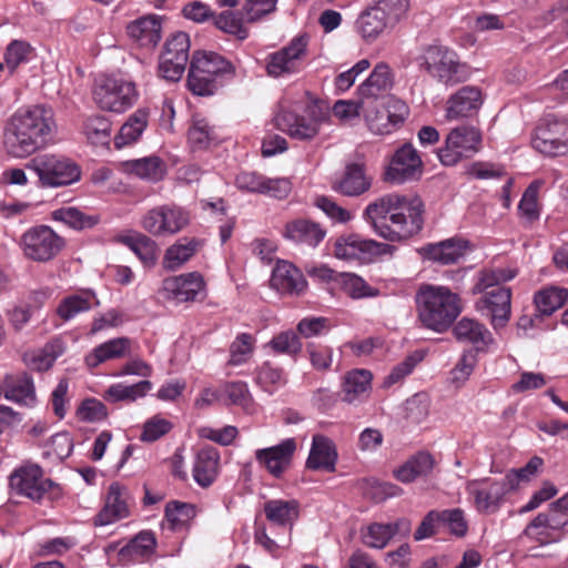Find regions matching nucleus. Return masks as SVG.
I'll list each match as a JSON object with an SVG mask.
<instances>
[{"label":"nucleus","instance_id":"obj_1","mask_svg":"<svg viewBox=\"0 0 568 568\" xmlns=\"http://www.w3.org/2000/svg\"><path fill=\"white\" fill-rule=\"evenodd\" d=\"M57 131L53 111L42 104L17 110L6 122L2 148L13 159H26L53 141Z\"/></svg>","mask_w":568,"mask_h":568},{"label":"nucleus","instance_id":"obj_2","mask_svg":"<svg viewBox=\"0 0 568 568\" xmlns=\"http://www.w3.org/2000/svg\"><path fill=\"white\" fill-rule=\"evenodd\" d=\"M424 204L416 195L389 193L369 203L364 219L374 231L388 241H400L423 227Z\"/></svg>","mask_w":568,"mask_h":568},{"label":"nucleus","instance_id":"obj_3","mask_svg":"<svg viewBox=\"0 0 568 568\" xmlns=\"http://www.w3.org/2000/svg\"><path fill=\"white\" fill-rule=\"evenodd\" d=\"M415 300L419 322L437 333L447 331L462 312L459 296L446 286L424 284Z\"/></svg>","mask_w":568,"mask_h":568},{"label":"nucleus","instance_id":"obj_4","mask_svg":"<svg viewBox=\"0 0 568 568\" xmlns=\"http://www.w3.org/2000/svg\"><path fill=\"white\" fill-rule=\"evenodd\" d=\"M415 62L420 71L445 85H455L468 78L466 65L455 51L440 44H428L419 49Z\"/></svg>","mask_w":568,"mask_h":568},{"label":"nucleus","instance_id":"obj_5","mask_svg":"<svg viewBox=\"0 0 568 568\" xmlns=\"http://www.w3.org/2000/svg\"><path fill=\"white\" fill-rule=\"evenodd\" d=\"M323 120L322 108L314 101H306L281 105L274 116V124L293 139L308 141L318 134Z\"/></svg>","mask_w":568,"mask_h":568},{"label":"nucleus","instance_id":"obj_6","mask_svg":"<svg viewBox=\"0 0 568 568\" xmlns=\"http://www.w3.org/2000/svg\"><path fill=\"white\" fill-rule=\"evenodd\" d=\"M409 0H378L358 16L355 28L366 42L377 40L408 11Z\"/></svg>","mask_w":568,"mask_h":568},{"label":"nucleus","instance_id":"obj_7","mask_svg":"<svg viewBox=\"0 0 568 568\" xmlns=\"http://www.w3.org/2000/svg\"><path fill=\"white\" fill-rule=\"evenodd\" d=\"M67 241L48 225L27 229L18 240L22 256L34 263H49L65 248Z\"/></svg>","mask_w":568,"mask_h":568},{"label":"nucleus","instance_id":"obj_8","mask_svg":"<svg viewBox=\"0 0 568 568\" xmlns=\"http://www.w3.org/2000/svg\"><path fill=\"white\" fill-rule=\"evenodd\" d=\"M92 95L101 110L122 113L136 102L139 93L132 81L105 77L95 83Z\"/></svg>","mask_w":568,"mask_h":568},{"label":"nucleus","instance_id":"obj_9","mask_svg":"<svg viewBox=\"0 0 568 568\" xmlns=\"http://www.w3.org/2000/svg\"><path fill=\"white\" fill-rule=\"evenodd\" d=\"M27 169L33 171L42 186L58 187L69 185L80 179L79 166L61 155L41 154L27 163Z\"/></svg>","mask_w":568,"mask_h":568},{"label":"nucleus","instance_id":"obj_10","mask_svg":"<svg viewBox=\"0 0 568 568\" xmlns=\"http://www.w3.org/2000/svg\"><path fill=\"white\" fill-rule=\"evenodd\" d=\"M54 486L42 467L31 462L22 463L9 476L11 491L33 501H40Z\"/></svg>","mask_w":568,"mask_h":568},{"label":"nucleus","instance_id":"obj_11","mask_svg":"<svg viewBox=\"0 0 568 568\" xmlns=\"http://www.w3.org/2000/svg\"><path fill=\"white\" fill-rule=\"evenodd\" d=\"M190 223V214L183 207L165 204L148 211L142 220V227L153 236H171Z\"/></svg>","mask_w":568,"mask_h":568},{"label":"nucleus","instance_id":"obj_12","mask_svg":"<svg viewBox=\"0 0 568 568\" xmlns=\"http://www.w3.org/2000/svg\"><path fill=\"white\" fill-rule=\"evenodd\" d=\"M308 38L305 34L293 38L287 45L267 58L266 71L272 78L288 77L303 70L307 54Z\"/></svg>","mask_w":568,"mask_h":568},{"label":"nucleus","instance_id":"obj_13","mask_svg":"<svg viewBox=\"0 0 568 568\" xmlns=\"http://www.w3.org/2000/svg\"><path fill=\"white\" fill-rule=\"evenodd\" d=\"M514 489L513 478L494 480L490 478L471 479L466 483V491L473 497V504L481 514L496 513L505 495Z\"/></svg>","mask_w":568,"mask_h":568},{"label":"nucleus","instance_id":"obj_14","mask_svg":"<svg viewBox=\"0 0 568 568\" xmlns=\"http://www.w3.org/2000/svg\"><path fill=\"white\" fill-rule=\"evenodd\" d=\"M480 141V132L475 126L455 128L446 136L445 145L438 150V159L444 165H455L477 152Z\"/></svg>","mask_w":568,"mask_h":568},{"label":"nucleus","instance_id":"obj_15","mask_svg":"<svg viewBox=\"0 0 568 568\" xmlns=\"http://www.w3.org/2000/svg\"><path fill=\"white\" fill-rule=\"evenodd\" d=\"M190 39L184 32H178L169 38L160 57L159 72L162 78L178 81L184 73L189 61Z\"/></svg>","mask_w":568,"mask_h":568},{"label":"nucleus","instance_id":"obj_16","mask_svg":"<svg viewBox=\"0 0 568 568\" xmlns=\"http://www.w3.org/2000/svg\"><path fill=\"white\" fill-rule=\"evenodd\" d=\"M532 146L538 152L557 156L567 152L568 124L552 118H546L536 129Z\"/></svg>","mask_w":568,"mask_h":568},{"label":"nucleus","instance_id":"obj_17","mask_svg":"<svg viewBox=\"0 0 568 568\" xmlns=\"http://www.w3.org/2000/svg\"><path fill=\"white\" fill-rule=\"evenodd\" d=\"M160 293L178 302L202 300L205 297V282L199 272L170 276L162 281Z\"/></svg>","mask_w":568,"mask_h":568},{"label":"nucleus","instance_id":"obj_18","mask_svg":"<svg viewBox=\"0 0 568 568\" xmlns=\"http://www.w3.org/2000/svg\"><path fill=\"white\" fill-rule=\"evenodd\" d=\"M476 310L481 315L490 318L495 329L506 326L511 313V291L507 287H495L486 293L475 303Z\"/></svg>","mask_w":568,"mask_h":568},{"label":"nucleus","instance_id":"obj_19","mask_svg":"<svg viewBox=\"0 0 568 568\" xmlns=\"http://www.w3.org/2000/svg\"><path fill=\"white\" fill-rule=\"evenodd\" d=\"M295 450V439L286 438L275 446L257 449L255 459L273 477L281 478L290 468Z\"/></svg>","mask_w":568,"mask_h":568},{"label":"nucleus","instance_id":"obj_20","mask_svg":"<svg viewBox=\"0 0 568 568\" xmlns=\"http://www.w3.org/2000/svg\"><path fill=\"white\" fill-rule=\"evenodd\" d=\"M422 172V160L413 145L407 143L395 152L386 172V178L390 182L400 184L418 179Z\"/></svg>","mask_w":568,"mask_h":568},{"label":"nucleus","instance_id":"obj_21","mask_svg":"<svg viewBox=\"0 0 568 568\" xmlns=\"http://www.w3.org/2000/svg\"><path fill=\"white\" fill-rule=\"evenodd\" d=\"M483 104V94L477 87L466 85L449 97L446 118L457 120L477 113Z\"/></svg>","mask_w":568,"mask_h":568},{"label":"nucleus","instance_id":"obj_22","mask_svg":"<svg viewBox=\"0 0 568 568\" xmlns=\"http://www.w3.org/2000/svg\"><path fill=\"white\" fill-rule=\"evenodd\" d=\"M270 282L271 286L281 294L300 295L307 287V282L302 272L286 261L276 263Z\"/></svg>","mask_w":568,"mask_h":568},{"label":"nucleus","instance_id":"obj_23","mask_svg":"<svg viewBox=\"0 0 568 568\" xmlns=\"http://www.w3.org/2000/svg\"><path fill=\"white\" fill-rule=\"evenodd\" d=\"M1 387L8 400L24 406H33L37 402L33 378L27 373L6 374Z\"/></svg>","mask_w":568,"mask_h":568},{"label":"nucleus","instance_id":"obj_24","mask_svg":"<svg viewBox=\"0 0 568 568\" xmlns=\"http://www.w3.org/2000/svg\"><path fill=\"white\" fill-rule=\"evenodd\" d=\"M126 32L139 47L153 49L162 38V20L155 14L141 17L128 24Z\"/></svg>","mask_w":568,"mask_h":568},{"label":"nucleus","instance_id":"obj_25","mask_svg":"<svg viewBox=\"0 0 568 568\" xmlns=\"http://www.w3.org/2000/svg\"><path fill=\"white\" fill-rule=\"evenodd\" d=\"M372 181L363 164L348 163L343 174L333 183V190L345 196H359L371 189Z\"/></svg>","mask_w":568,"mask_h":568},{"label":"nucleus","instance_id":"obj_26","mask_svg":"<svg viewBox=\"0 0 568 568\" xmlns=\"http://www.w3.org/2000/svg\"><path fill=\"white\" fill-rule=\"evenodd\" d=\"M338 454L334 442L325 435L315 434L312 439L306 467L312 470L334 471Z\"/></svg>","mask_w":568,"mask_h":568},{"label":"nucleus","instance_id":"obj_27","mask_svg":"<svg viewBox=\"0 0 568 568\" xmlns=\"http://www.w3.org/2000/svg\"><path fill=\"white\" fill-rule=\"evenodd\" d=\"M129 516L126 490L118 483L110 485L104 507L94 518L97 526H106Z\"/></svg>","mask_w":568,"mask_h":568},{"label":"nucleus","instance_id":"obj_28","mask_svg":"<svg viewBox=\"0 0 568 568\" xmlns=\"http://www.w3.org/2000/svg\"><path fill=\"white\" fill-rule=\"evenodd\" d=\"M219 450L212 446H205L196 453L192 474L199 486L206 488L215 481L219 474Z\"/></svg>","mask_w":568,"mask_h":568},{"label":"nucleus","instance_id":"obj_29","mask_svg":"<svg viewBox=\"0 0 568 568\" xmlns=\"http://www.w3.org/2000/svg\"><path fill=\"white\" fill-rule=\"evenodd\" d=\"M457 341L473 345L476 351H484L494 343L491 333L480 322L463 317L453 328Z\"/></svg>","mask_w":568,"mask_h":568},{"label":"nucleus","instance_id":"obj_30","mask_svg":"<svg viewBox=\"0 0 568 568\" xmlns=\"http://www.w3.org/2000/svg\"><path fill=\"white\" fill-rule=\"evenodd\" d=\"M132 341L128 337H116L106 341L92 349L85 356V364L91 367H98L100 364L131 356Z\"/></svg>","mask_w":568,"mask_h":568},{"label":"nucleus","instance_id":"obj_31","mask_svg":"<svg viewBox=\"0 0 568 568\" xmlns=\"http://www.w3.org/2000/svg\"><path fill=\"white\" fill-rule=\"evenodd\" d=\"M410 531V523L406 519H399L394 524L369 525L366 532H363V542L371 548L382 549L396 534L407 535Z\"/></svg>","mask_w":568,"mask_h":568},{"label":"nucleus","instance_id":"obj_32","mask_svg":"<svg viewBox=\"0 0 568 568\" xmlns=\"http://www.w3.org/2000/svg\"><path fill=\"white\" fill-rule=\"evenodd\" d=\"M201 241L192 237H183L170 245L162 260V267L168 272H175L183 267L201 247Z\"/></svg>","mask_w":568,"mask_h":568},{"label":"nucleus","instance_id":"obj_33","mask_svg":"<svg viewBox=\"0 0 568 568\" xmlns=\"http://www.w3.org/2000/svg\"><path fill=\"white\" fill-rule=\"evenodd\" d=\"M392 85L393 80L389 67L385 63H378L368 79L357 88L358 97L367 102H377L379 97L389 90Z\"/></svg>","mask_w":568,"mask_h":568},{"label":"nucleus","instance_id":"obj_34","mask_svg":"<svg viewBox=\"0 0 568 568\" xmlns=\"http://www.w3.org/2000/svg\"><path fill=\"white\" fill-rule=\"evenodd\" d=\"M326 232L320 224L305 219H297L286 223L284 235L286 239L315 247L323 241Z\"/></svg>","mask_w":568,"mask_h":568},{"label":"nucleus","instance_id":"obj_35","mask_svg":"<svg viewBox=\"0 0 568 568\" xmlns=\"http://www.w3.org/2000/svg\"><path fill=\"white\" fill-rule=\"evenodd\" d=\"M372 378L368 369L355 368L347 372L342 381V399L348 404L362 399L372 388Z\"/></svg>","mask_w":568,"mask_h":568},{"label":"nucleus","instance_id":"obj_36","mask_svg":"<svg viewBox=\"0 0 568 568\" xmlns=\"http://www.w3.org/2000/svg\"><path fill=\"white\" fill-rule=\"evenodd\" d=\"M156 548V538L152 531H141L130 542L122 547L119 556L122 561H144Z\"/></svg>","mask_w":568,"mask_h":568},{"label":"nucleus","instance_id":"obj_37","mask_svg":"<svg viewBox=\"0 0 568 568\" xmlns=\"http://www.w3.org/2000/svg\"><path fill=\"white\" fill-rule=\"evenodd\" d=\"M266 519L278 527H292L298 517L296 500L271 499L264 504Z\"/></svg>","mask_w":568,"mask_h":568},{"label":"nucleus","instance_id":"obj_38","mask_svg":"<svg viewBox=\"0 0 568 568\" xmlns=\"http://www.w3.org/2000/svg\"><path fill=\"white\" fill-rule=\"evenodd\" d=\"M64 351V343L60 338H54L47 343L43 348L27 353L24 362L31 369L38 372L47 371Z\"/></svg>","mask_w":568,"mask_h":568},{"label":"nucleus","instance_id":"obj_39","mask_svg":"<svg viewBox=\"0 0 568 568\" xmlns=\"http://www.w3.org/2000/svg\"><path fill=\"white\" fill-rule=\"evenodd\" d=\"M120 242L125 244L146 267H153L159 256V246L149 236L142 233L124 235L120 237Z\"/></svg>","mask_w":568,"mask_h":568},{"label":"nucleus","instance_id":"obj_40","mask_svg":"<svg viewBox=\"0 0 568 568\" xmlns=\"http://www.w3.org/2000/svg\"><path fill=\"white\" fill-rule=\"evenodd\" d=\"M149 122V112L145 109H138L121 126L118 135L114 138V145L121 149L131 144L141 136Z\"/></svg>","mask_w":568,"mask_h":568},{"label":"nucleus","instance_id":"obj_41","mask_svg":"<svg viewBox=\"0 0 568 568\" xmlns=\"http://www.w3.org/2000/svg\"><path fill=\"white\" fill-rule=\"evenodd\" d=\"M95 304L98 302L92 292L71 294L62 298L57 307V314L62 321L68 322L79 314L90 311Z\"/></svg>","mask_w":568,"mask_h":568},{"label":"nucleus","instance_id":"obj_42","mask_svg":"<svg viewBox=\"0 0 568 568\" xmlns=\"http://www.w3.org/2000/svg\"><path fill=\"white\" fill-rule=\"evenodd\" d=\"M124 170L140 179L156 182L165 174V164L158 156L130 160L123 163Z\"/></svg>","mask_w":568,"mask_h":568},{"label":"nucleus","instance_id":"obj_43","mask_svg":"<svg viewBox=\"0 0 568 568\" xmlns=\"http://www.w3.org/2000/svg\"><path fill=\"white\" fill-rule=\"evenodd\" d=\"M426 257L442 264H452L463 256L465 243L462 240L449 239L424 248Z\"/></svg>","mask_w":568,"mask_h":568},{"label":"nucleus","instance_id":"obj_44","mask_svg":"<svg viewBox=\"0 0 568 568\" xmlns=\"http://www.w3.org/2000/svg\"><path fill=\"white\" fill-rule=\"evenodd\" d=\"M219 79H221V77L210 70L191 64L187 85L190 91L196 95H212L220 85Z\"/></svg>","mask_w":568,"mask_h":568},{"label":"nucleus","instance_id":"obj_45","mask_svg":"<svg viewBox=\"0 0 568 568\" xmlns=\"http://www.w3.org/2000/svg\"><path fill=\"white\" fill-rule=\"evenodd\" d=\"M153 384L148 381H140L133 385H124L122 383L111 385L104 393V398L109 402H135L144 397L151 389Z\"/></svg>","mask_w":568,"mask_h":568},{"label":"nucleus","instance_id":"obj_46","mask_svg":"<svg viewBox=\"0 0 568 568\" xmlns=\"http://www.w3.org/2000/svg\"><path fill=\"white\" fill-rule=\"evenodd\" d=\"M434 459L430 454L420 452L408 459L396 470V477L402 483H410L419 476H425L432 471Z\"/></svg>","mask_w":568,"mask_h":568},{"label":"nucleus","instance_id":"obj_47","mask_svg":"<svg viewBox=\"0 0 568 568\" xmlns=\"http://www.w3.org/2000/svg\"><path fill=\"white\" fill-rule=\"evenodd\" d=\"M191 64L207 69L221 78L225 75L233 77L235 72L234 65L215 52H195Z\"/></svg>","mask_w":568,"mask_h":568},{"label":"nucleus","instance_id":"obj_48","mask_svg":"<svg viewBox=\"0 0 568 568\" xmlns=\"http://www.w3.org/2000/svg\"><path fill=\"white\" fill-rule=\"evenodd\" d=\"M568 298V291L565 288L547 287L535 295V304L540 315H550L561 307Z\"/></svg>","mask_w":568,"mask_h":568},{"label":"nucleus","instance_id":"obj_49","mask_svg":"<svg viewBox=\"0 0 568 568\" xmlns=\"http://www.w3.org/2000/svg\"><path fill=\"white\" fill-rule=\"evenodd\" d=\"M83 132L90 143L108 144L111 136V122L103 115H91L83 123Z\"/></svg>","mask_w":568,"mask_h":568},{"label":"nucleus","instance_id":"obj_50","mask_svg":"<svg viewBox=\"0 0 568 568\" xmlns=\"http://www.w3.org/2000/svg\"><path fill=\"white\" fill-rule=\"evenodd\" d=\"M53 220L63 222L75 230L93 227L99 219L95 215H87L77 207H61L52 213Z\"/></svg>","mask_w":568,"mask_h":568},{"label":"nucleus","instance_id":"obj_51","mask_svg":"<svg viewBox=\"0 0 568 568\" xmlns=\"http://www.w3.org/2000/svg\"><path fill=\"white\" fill-rule=\"evenodd\" d=\"M220 389L225 405L241 406L245 410L251 408L253 399L246 383L230 382L225 383Z\"/></svg>","mask_w":568,"mask_h":568},{"label":"nucleus","instance_id":"obj_52","mask_svg":"<svg viewBox=\"0 0 568 568\" xmlns=\"http://www.w3.org/2000/svg\"><path fill=\"white\" fill-rule=\"evenodd\" d=\"M337 284L352 298L375 296L377 291L354 273H339Z\"/></svg>","mask_w":568,"mask_h":568},{"label":"nucleus","instance_id":"obj_53","mask_svg":"<svg viewBox=\"0 0 568 568\" xmlns=\"http://www.w3.org/2000/svg\"><path fill=\"white\" fill-rule=\"evenodd\" d=\"M187 139L193 150H205L216 140V133L205 119H194Z\"/></svg>","mask_w":568,"mask_h":568},{"label":"nucleus","instance_id":"obj_54","mask_svg":"<svg viewBox=\"0 0 568 568\" xmlns=\"http://www.w3.org/2000/svg\"><path fill=\"white\" fill-rule=\"evenodd\" d=\"M367 106L364 118L367 122L369 130L375 134H389L394 128L390 123L386 110L381 106L382 102H367Z\"/></svg>","mask_w":568,"mask_h":568},{"label":"nucleus","instance_id":"obj_55","mask_svg":"<svg viewBox=\"0 0 568 568\" xmlns=\"http://www.w3.org/2000/svg\"><path fill=\"white\" fill-rule=\"evenodd\" d=\"M516 272L513 270L497 268L484 271L480 273L478 282L473 288V293H486L495 287H501L500 283L513 280Z\"/></svg>","mask_w":568,"mask_h":568},{"label":"nucleus","instance_id":"obj_56","mask_svg":"<svg viewBox=\"0 0 568 568\" xmlns=\"http://www.w3.org/2000/svg\"><path fill=\"white\" fill-rule=\"evenodd\" d=\"M255 381L265 392H268L270 394L286 383L283 371L278 367L272 366L270 363H263L256 369Z\"/></svg>","mask_w":568,"mask_h":568},{"label":"nucleus","instance_id":"obj_57","mask_svg":"<svg viewBox=\"0 0 568 568\" xmlns=\"http://www.w3.org/2000/svg\"><path fill=\"white\" fill-rule=\"evenodd\" d=\"M357 261L361 263H369L377 256L392 254L395 250L394 246L376 242L374 240H366L357 235Z\"/></svg>","mask_w":568,"mask_h":568},{"label":"nucleus","instance_id":"obj_58","mask_svg":"<svg viewBox=\"0 0 568 568\" xmlns=\"http://www.w3.org/2000/svg\"><path fill=\"white\" fill-rule=\"evenodd\" d=\"M271 348L278 354L295 356L302 352L303 344L298 334L293 331H284L275 335L268 343Z\"/></svg>","mask_w":568,"mask_h":568},{"label":"nucleus","instance_id":"obj_59","mask_svg":"<svg viewBox=\"0 0 568 568\" xmlns=\"http://www.w3.org/2000/svg\"><path fill=\"white\" fill-rule=\"evenodd\" d=\"M540 186V181L531 182L525 190L518 205L520 215L529 222H532L539 217L538 192Z\"/></svg>","mask_w":568,"mask_h":568},{"label":"nucleus","instance_id":"obj_60","mask_svg":"<svg viewBox=\"0 0 568 568\" xmlns=\"http://www.w3.org/2000/svg\"><path fill=\"white\" fill-rule=\"evenodd\" d=\"M216 28L225 33L235 36L239 40L247 38L248 32L243 26V21L232 11H224L214 19Z\"/></svg>","mask_w":568,"mask_h":568},{"label":"nucleus","instance_id":"obj_61","mask_svg":"<svg viewBox=\"0 0 568 568\" xmlns=\"http://www.w3.org/2000/svg\"><path fill=\"white\" fill-rule=\"evenodd\" d=\"M369 106L365 99L359 98L358 101L339 100L333 106V114L343 122H349L359 116L361 113Z\"/></svg>","mask_w":568,"mask_h":568},{"label":"nucleus","instance_id":"obj_62","mask_svg":"<svg viewBox=\"0 0 568 568\" xmlns=\"http://www.w3.org/2000/svg\"><path fill=\"white\" fill-rule=\"evenodd\" d=\"M193 516V506L185 503L171 501L165 507V518L172 529L185 525Z\"/></svg>","mask_w":568,"mask_h":568},{"label":"nucleus","instance_id":"obj_63","mask_svg":"<svg viewBox=\"0 0 568 568\" xmlns=\"http://www.w3.org/2000/svg\"><path fill=\"white\" fill-rule=\"evenodd\" d=\"M254 339L250 334L243 333L236 337L230 347V364L241 365L245 363L253 352Z\"/></svg>","mask_w":568,"mask_h":568},{"label":"nucleus","instance_id":"obj_64","mask_svg":"<svg viewBox=\"0 0 568 568\" xmlns=\"http://www.w3.org/2000/svg\"><path fill=\"white\" fill-rule=\"evenodd\" d=\"M77 415L83 422L97 423L108 416V409L102 402L95 398H88L78 407Z\"/></svg>","mask_w":568,"mask_h":568}]
</instances>
